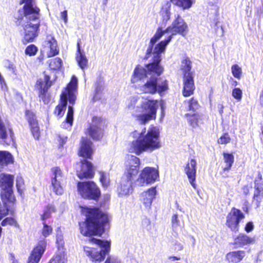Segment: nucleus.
<instances>
[{
  "mask_svg": "<svg viewBox=\"0 0 263 263\" xmlns=\"http://www.w3.org/2000/svg\"><path fill=\"white\" fill-rule=\"evenodd\" d=\"M51 172L50 189L57 195H62L64 193V188L61 184L64 178L63 174L59 167H52Z\"/></svg>",
  "mask_w": 263,
  "mask_h": 263,
  "instance_id": "ddd939ff",
  "label": "nucleus"
},
{
  "mask_svg": "<svg viewBox=\"0 0 263 263\" xmlns=\"http://www.w3.org/2000/svg\"><path fill=\"white\" fill-rule=\"evenodd\" d=\"M26 116L33 137L36 139H38L40 137V130L35 115L32 111L27 110Z\"/></svg>",
  "mask_w": 263,
  "mask_h": 263,
  "instance_id": "bb28decb",
  "label": "nucleus"
},
{
  "mask_svg": "<svg viewBox=\"0 0 263 263\" xmlns=\"http://www.w3.org/2000/svg\"><path fill=\"white\" fill-rule=\"evenodd\" d=\"M14 176L4 173L0 174V187L2 189L1 198L6 200L9 198L11 201H15L13 195L12 187Z\"/></svg>",
  "mask_w": 263,
  "mask_h": 263,
  "instance_id": "f8f14e48",
  "label": "nucleus"
},
{
  "mask_svg": "<svg viewBox=\"0 0 263 263\" xmlns=\"http://www.w3.org/2000/svg\"><path fill=\"white\" fill-rule=\"evenodd\" d=\"M195 89L193 77L192 73L184 74L183 95L185 97H189L193 93Z\"/></svg>",
  "mask_w": 263,
  "mask_h": 263,
  "instance_id": "393cba45",
  "label": "nucleus"
},
{
  "mask_svg": "<svg viewBox=\"0 0 263 263\" xmlns=\"http://www.w3.org/2000/svg\"><path fill=\"white\" fill-rule=\"evenodd\" d=\"M37 51V48L34 45H30L25 49V53L29 56L35 55Z\"/></svg>",
  "mask_w": 263,
  "mask_h": 263,
  "instance_id": "49530a36",
  "label": "nucleus"
},
{
  "mask_svg": "<svg viewBox=\"0 0 263 263\" xmlns=\"http://www.w3.org/2000/svg\"><path fill=\"white\" fill-rule=\"evenodd\" d=\"M51 85L50 78L45 76L44 79H39L36 83V87L39 91V97L45 104H48L50 101L49 96L46 93L48 88Z\"/></svg>",
  "mask_w": 263,
  "mask_h": 263,
  "instance_id": "f3484780",
  "label": "nucleus"
},
{
  "mask_svg": "<svg viewBox=\"0 0 263 263\" xmlns=\"http://www.w3.org/2000/svg\"><path fill=\"white\" fill-rule=\"evenodd\" d=\"M67 140V137L64 136H59L58 137V141L59 142V144L60 146H63V145L66 143Z\"/></svg>",
  "mask_w": 263,
  "mask_h": 263,
  "instance_id": "4d7b16f0",
  "label": "nucleus"
},
{
  "mask_svg": "<svg viewBox=\"0 0 263 263\" xmlns=\"http://www.w3.org/2000/svg\"><path fill=\"white\" fill-rule=\"evenodd\" d=\"M23 184V179L22 177L17 176L16 179V185L19 191Z\"/></svg>",
  "mask_w": 263,
  "mask_h": 263,
  "instance_id": "5fc2aeb1",
  "label": "nucleus"
},
{
  "mask_svg": "<svg viewBox=\"0 0 263 263\" xmlns=\"http://www.w3.org/2000/svg\"><path fill=\"white\" fill-rule=\"evenodd\" d=\"M171 2L183 10L189 9L193 4L192 0H171Z\"/></svg>",
  "mask_w": 263,
  "mask_h": 263,
  "instance_id": "e433bc0d",
  "label": "nucleus"
},
{
  "mask_svg": "<svg viewBox=\"0 0 263 263\" xmlns=\"http://www.w3.org/2000/svg\"><path fill=\"white\" fill-rule=\"evenodd\" d=\"M82 212L86 219L85 221L80 222L79 226L80 232L84 236L95 235L102 225L108 222L107 214L98 208H84Z\"/></svg>",
  "mask_w": 263,
  "mask_h": 263,
  "instance_id": "39448f33",
  "label": "nucleus"
},
{
  "mask_svg": "<svg viewBox=\"0 0 263 263\" xmlns=\"http://www.w3.org/2000/svg\"><path fill=\"white\" fill-rule=\"evenodd\" d=\"M88 244L96 245L97 247L85 246L83 250L85 254L92 262L100 263L103 261L110 251V241L89 237L86 239Z\"/></svg>",
  "mask_w": 263,
  "mask_h": 263,
  "instance_id": "423d86ee",
  "label": "nucleus"
},
{
  "mask_svg": "<svg viewBox=\"0 0 263 263\" xmlns=\"http://www.w3.org/2000/svg\"><path fill=\"white\" fill-rule=\"evenodd\" d=\"M56 243L58 248V250L64 251V241L63 240V235L61 231H57V234L56 236Z\"/></svg>",
  "mask_w": 263,
  "mask_h": 263,
  "instance_id": "37998d69",
  "label": "nucleus"
},
{
  "mask_svg": "<svg viewBox=\"0 0 263 263\" xmlns=\"http://www.w3.org/2000/svg\"><path fill=\"white\" fill-rule=\"evenodd\" d=\"M181 67L184 72V74L191 73L190 71L192 68V63L189 58L186 57L182 60Z\"/></svg>",
  "mask_w": 263,
  "mask_h": 263,
  "instance_id": "58836bf2",
  "label": "nucleus"
},
{
  "mask_svg": "<svg viewBox=\"0 0 263 263\" xmlns=\"http://www.w3.org/2000/svg\"><path fill=\"white\" fill-rule=\"evenodd\" d=\"M16 223V221L14 218L12 217H7L2 222L1 224L2 226H5L7 224L14 225Z\"/></svg>",
  "mask_w": 263,
  "mask_h": 263,
  "instance_id": "603ef678",
  "label": "nucleus"
},
{
  "mask_svg": "<svg viewBox=\"0 0 263 263\" xmlns=\"http://www.w3.org/2000/svg\"><path fill=\"white\" fill-rule=\"evenodd\" d=\"M73 110L72 106H68V110L66 117V122L69 124L70 126L72 125L73 122Z\"/></svg>",
  "mask_w": 263,
  "mask_h": 263,
  "instance_id": "de8ad7c7",
  "label": "nucleus"
},
{
  "mask_svg": "<svg viewBox=\"0 0 263 263\" xmlns=\"http://www.w3.org/2000/svg\"><path fill=\"white\" fill-rule=\"evenodd\" d=\"M62 65V61L59 58H56L50 60L49 67L51 69L58 70Z\"/></svg>",
  "mask_w": 263,
  "mask_h": 263,
  "instance_id": "79ce46f5",
  "label": "nucleus"
},
{
  "mask_svg": "<svg viewBox=\"0 0 263 263\" xmlns=\"http://www.w3.org/2000/svg\"><path fill=\"white\" fill-rule=\"evenodd\" d=\"M254 229V224L252 222H249L246 224L245 230L247 233L251 232Z\"/></svg>",
  "mask_w": 263,
  "mask_h": 263,
  "instance_id": "6e6d98bb",
  "label": "nucleus"
},
{
  "mask_svg": "<svg viewBox=\"0 0 263 263\" xmlns=\"http://www.w3.org/2000/svg\"><path fill=\"white\" fill-rule=\"evenodd\" d=\"M44 49L48 58L57 55L59 53L57 42L51 35L47 36L46 40L44 43Z\"/></svg>",
  "mask_w": 263,
  "mask_h": 263,
  "instance_id": "6ab92c4d",
  "label": "nucleus"
},
{
  "mask_svg": "<svg viewBox=\"0 0 263 263\" xmlns=\"http://www.w3.org/2000/svg\"><path fill=\"white\" fill-rule=\"evenodd\" d=\"M10 260L12 261V263H19L18 261L15 259V257L12 254H10Z\"/></svg>",
  "mask_w": 263,
  "mask_h": 263,
  "instance_id": "e2e57ef3",
  "label": "nucleus"
},
{
  "mask_svg": "<svg viewBox=\"0 0 263 263\" xmlns=\"http://www.w3.org/2000/svg\"><path fill=\"white\" fill-rule=\"evenodd\" d=\"M188 106L190 110L195 111L198 108L199 104L197 100L192 98L189 101Z\"/></svg>",
  "mask_w": 263,
  "mask_h": 263,
  "instance_id": "3c124183",
  "label": "nucleus"
},
{
  "mask_svg": "<svg viewBox=\"0 0 263 263\" xmlns=\"http://www.w3.org/2000/svg\"><path fill=\"white\" fill-rule=\"evenodd\" d=\"M231 141V138L228 133H225L222 135L218 140V143L220 144L229 143Z\"/></svg>",
  "mask_w": 263,
  "mask_h": 263,
  "instance_id": "09e8293b",
  "label": "nucleus"
},
{
  "mask_svg": "<svg viewBox=\"0 0 263 263\" xmlns=\"http://www.w3.org/2000/svg\"><path fill=\"white\" fill-rule=\"evenodd\" d=\"M46 248V241L42 240L39 242L37 245L33 249L28 258V263H38Z\"/></svg>",
  "mask_w": 263,
  "mask_h": 263,
  "instance_id": "a211bd4d",
  "label": "nucleus"
},
{
  "mask_svg": "<svg viewBox=\"0 0 263 263\" xmlns=\"http://www.w3.org/2000/svg\"><path fill=\"white\" fill-rule=\"evenodd\" d=\"M92 142L87 138H83L81 141L79 153L80 156L87 158H90L92 154Z\"/></svg>",
  "mask_w": 263,
  "mask_h": 263,
  "instance_id": "c85d7f7f",
  "label": "nucleus"
},
{
  "mask_svg": "<svg viewBox=\"0 0 263 263\" xmlns=\"http://www.w3.org/2000/svg\"><path fill=\"white\" fill-rule=\"evenodd\" d=\"M104 263H123L119 257L115 255L108 256Z\"/></svg>",
  "mask_w": 263,
  "mask_h": 263,
  "instance_id": "8fccbe9b",
  "label": "nucleus"
},
{
  "mask_svg": "<svg viewBox=\"0 0 263 263\" xmlns=\"http://www.w3.org/2000/svg\"><path fill=\"white\" fill-rule=\"evenodd\" d=\"M61 17L65 23H67L68 21L67 11L65 10L61 13Z\"/></svg>",
  "mask_w": 263,
  "mask_h": 263,
  "instance_id": "13d9d810",
  "label": "nucleus"
},
{
  "mask_svg": "<svg viewBox=\"0 0 263 263\" xmlns=\"http://www.w3.org/2000/svg\"><path fill=\"white\" fill-rule=\"evenodd\" d=\"M157 193L156 187H152L141 194L140 200L145 207L150 209Z\"/></svg>",
  "mask_w": 263,
  "mask_h": 263,
  "instance_id": "a878e982",
  "label": "nucleus"
},
{
  "mask_svg": "<svg viewBox=\"0 0 263 263\" xmlns=\"http://www.w3.org/2000/svg\"><path fill=\"white\" fill-rule=\"evenodd\" d=\"M172 226L174 231H176L184 226V221L182 216L174 214L172 217Z\"/></svg>",
  "mask_w": 263,
  "mask_h": 263,
  "instance_id": "f704fd0d",
  "label": "nucleus"
},
{
  "mask_svg": "<svg viewBox=\"0 0 263 263\" xmlns=\"http://www.w3.org/2000/svg\"><path fill=\"white\" fill-rule=\"evenodd\" d=\"M218 111L220 115H222L223 112L224 106L222 104H219L218 105Z\"/></svg>",
  "mask_w": 263,
  "mask_h": 263,
  "instance_id": "052dcab7",
  "label": "nucleus"
},
{
  "mask_svg": "<svg viewBox=\"0 0 263 263\" xmlns=\"http://www.w3.org/2000/svg\"><path fill=\"white\" fill-rule=\"evenodd\" d=\"M95 175V172L92 163L87 160L81 161V168L80 171H77V175L80 179L92 178Z\"/></svg>",
  "mask_w": 263,
  "mask_h": 263,
  "instance_id": "412c9836",
  "label": "nucleus"
},
{
  "mask_svg": "<svg viewBox=\"0 0 263 263\" xmlns=\"http://www.w3.org/2000/svg\"><path fill=\"white\" fill-rule=\"evenodd\" d=\"M191 239H192V243H193V245H195V242H196L195 238L194 237L192 236V237H191Z\"/></svg>",
  "mask_w": 263,
  "mask_h": 263,
  "instance_id": "774afa93",
  "label": "nucleus"
},
{
  "mask_svg": "<svg viewBox=\"0 0 263 263\" xmlns=\"http://www.w3.org/2000/svg\"><path fill=\"white\" fill-rule=\"evenodd\" d=\"M2 204L0 205V220L11 213V207L15 201H11L9 198L6 200L2 198Z\"/></svg>",
  "mask_w": 263,
  "mask_h": 263,
  "instance_id": "7c9ffc66",
  "label": "nucleus"
},
{
  "mask_svg": "<svg viewBox=\"0 0 263 263\" xmlns=\"http://www.w3.org/2000/svg\"><path fill=\"white\" fill-rule=\"evenodd\" d=\"M162 15L163 21L167 22L170 18L171 13L168 9H165L162 11Z\"/></svg>",
  "mask_w": 263,
  "mask_h": 263,
  "instance_id": "864d4df0",
  "label": "nucleus"
},
{
  "mask_svg": "<svg viewBox=\"0 0 263 263\" xmlns=\"http://www.w3.org/2000/svg\"><path fill=\"white\" fill-rule=\"evenodd\" d=\"M101 91V88H96V90H95V95L93 97V100H97L98 99H99L100 98L98 97V95L99 94V92Z\"/></svg>",
  "mask_w": 263,
  "mask_h": 263,
  "instance_id": "680f3d73",
  "label": "nucleus"
},
{
  "mask_svg": "<svg viewBox=\"0 0 263 263\" xmlns=\"http://www.w3.org/2000/svg\"><path fill=\"white\" fill-rule=\"evenodd\" d=\"M196 161L194 159H191L187 162L184 168V172L187 176L189 181L194 189L196 188L195 182L196 175Z\"/></svg>",
  "mask_w": 263,
  "mask_h": 263,
  "instance_id": "4be33fe9",
  "label": "nucleus"
},
{
  "mask_svg": "<svg viewBox=\"0 0 263 263\" xmlns=\"http://www.w3.org/2000/svg\"><path fill=\"white\" fill-rule=\"evenodd\" d=\"M25 3L22 11L21 24L24 30V40L26 42H32L36 36V32L40 25V9L36 7L33 0H22L21 4Z\"/></svg>",
  "mask_w": 263,
  "mask_h": 263,
  "instance_id": "20e7f679",
  "label": "nucleus"
},
{
  "mask_svg": "<svg viewBox=\"0 0 263 263\" xmlns=\"http://www.w3.org/2000/svg\"><path fill=\"white\" fill-rule=\"evenodd\" d=\"M132 135L135 140L129 144L128 149L130 153L139 155L161 147L160 132L157 127H151L147 131L145 128L141 132L135 131Z\"/></svg>",
  "mask_w": 263,
  "mask_h": 263,
  "instance_id": "f03ea898",
  "label": "nucleus"
},
{
  "mask_svg": "<svg viewBox=\"0 0 263 263\" xmlns=\"http://www.w3.org/2000/svg\"><path fill=\"white\" fill-rule=\"evenodd\" d=\"M157 74L153 73L150 77L147 78L146 82L139 86L140 90L143 93L153 94L156 92L159 93L165 90L167 88L166 81L158 82Z\"/></svg>",
  "mask_w": 263,
  "mask_h": 263,
  "instance_id": "9d476101",
  "label": "nucleus"
},
{
  "mask_svg": "<svg viewBox=\"0 0 263 263\" xmlns=\"http://www.w3.org/2000/svg\"><path fill=\"white\" fill-rule=\"evenodd\" d=\"M169 259L172 261H175V260H180V258L176 257V256H170L169 257Z\"/></svg>",
  "mask_w": 263,
  "mask_h": 263,
  "instance_id": "69168bd1",
  "label": "nucleus"
},
{
  "mask_svg": "<svg viewBox=\"0 0 263 263\" xmlns=\"http://www.w3.org/2000/svg\"><path fill=\"white\" fill-rule=\"evenodd\" d=\"M43 227L42 230V234L44 237H47L49 236L52 232V228L50 226H48L45 222H43Z\"/></svg>",
  "mask_w": 263,
  "mask_h": 263,
  "instance_id": "c03bdc74",
  "label": "nucleus"
},
{
  "mask_svg": "<svg viewBox=\"0 0 263 263\" xmlns=\"http://www.w3.org/2000/svg\"><path fill=\"white\" fill-rule=\"evenodd\" d=\"M77 62L80 67L84 70L87 66L88 60L83 52L80 50V45L78 44V51L76 56Z\"/></svg>",
  "mask_w": 263,
  "mask_h": 263,
  "instance_id": "72a5a7b5",
  "label": "nucleus"
},
{
  "mask_svg": "<svg viewBox=\"0 0 263 263\" xmlns=\"http://www.w3.org/2000/svg\"><path fill=\"white\" fill-rule=\"evenodd\" d=\"M2 80L3 81H0V83H1V86H2V88L4 90H5L7 89V85H6V82L5 81V79H4V78L3 77L2 78Z\"/></svg>",
  "mask_w": 263,
  "mask_h": 263,
  "instance_id": "bf43d9fd",
  "label": "nucleus"
},
{
  "mask_svg": "<svg viewBox=\"0 0 263 263\" xmlns=\"http://www.w3.org/2000/svg\"><path fill=\"white\" fill-rule=\"evenodd\" d=\"M231 72L233 77L238 80L240 79L242 76V69L237 64H235L231 67Z\"/></svg>",
  "mask_w": 263,
  "mask_h": 263,
  "instance_id": "a19ab883",
  "label": "nucleus"
},
{
  "mask_svg": "<svg viewBox=\"0 0 263 263\" xmlns=\"http://www.w3.org/2000/svg\"><path fill=\"white\" fill-rule=\"evenodd\" d=\"M159 171L158 167H145L135 180V184L139 186H145L159 180Z\"/></svg>",
  "mask_w": 263,
  "mask_h": 263,
  "instance_id": "1a4fd4ad",
  "label": "nucleus"
},
{
  "mask_svg": "<svg viewBox=\"0 0 263 263\" xmlns=\"http://www.w3.org/2000/svg\"><path fill=\"white\" fill-rule=\"evenodd\" d=\"M176 245L178 247V250H182L183 248V245L180 242H176Z\"/></svg>",
  "mask_w": 263,
  "mask_h": 263,
  "instance_id": "0e129e2a",
  "label": "nucleus"
},
{
  "mask_svg": "<svg viewBox=\"0 0 263 263\" xmlns=\"http://www.w3.org/2000/svg\"><path fill=\"white\" fill-rule=\"evenodd\" d=\"M101 119L95 117L92 119V124L88 129L89 136L94 140H99L103 137L101 126Z\"/></svg>",
  "mask_w": 263,
  "mask_h": 263,
  "instance_id": "aec40b11",
  "label": "nucleus"
},
{
  "mask_svg": "<svg viewBox=\"0 0 263 263\" xmlns=\"http://www.w3.org/2000/svg\"><path fill=\"white\" fill-rule=\"evenodd\" d=\"M126 106L133 116L141 123L144 124L155 119L159 102L148 98L132 97L127 100Z\"/></svg>",
  "mask_w": 263,
  "mask_h": 263,
  "instance_id": "7ed1b4c3",
  "label": "nucleus"
},
{
  "mask_svg": "<svg viewBox=\"0 0 263 263\" xmlns=\"http://www.w3.org/2000/svg\"><path fill=\"white\" fill-rule=\"evenodd\" d=\"M254 237H250L243 233H240L234 237L233 245L235 248H243L255 243Z\"/></svg>",
  "mask_w": 263,
  "mask_h": 263,
  "instance_id": "b1692460",
  "label": "nucleus"
},
{
  "mask_svg": "<svg viewBox=\"0 0 263 263\" xmlns=\"http://www.w3.org/2000/svg\"><path fill=\"white\" fill-rule=\"evenodd\" d=\"M135 178L123 175L118 185L117 192L120 197L128 196L134 191L133 184Z\"/></svg>",
  "mask_w": 263,
  "mask_h": 263,
  "instance_id": "4468645a",
  "label": "nucleus"
},
{
  "mask_svg": "<svg viewBox=\"0 0 263 263\" xmlns=\"http://www.w3.org/2000/svg\"><path fill=\"white\" fill-rule=\"evenodd\" d=\"M245 218L242 212L235 208H233L227 217L226 225L233 231H238L239 223Z\"/></svg>",
  "mask_w": 263,
  "mask_h": 263,
  "instance_id": "2eb2a0df",
  "label": "nucleus"
},
{
  "mask_svg": "<svg viewBox=\"0 0 263 263\" xmlns=\"http://www.w3.org/2000/svg\"><path fill=\"white\" fill-rule=\"evenodd\" d=\"M222 155L224 165L222 167V171L220 174L223 177L226 178L229 177L226 173L229 172L234 163V156L232 154L225 152L223 153Z\"/></svg>",
  "mask_w": 263,
  "mask_h": 263,
  "instance_id": "cd10ccee",
  "label": "nucleus"
},
{
  "mask_svg": "<svg viewBox=\"0 0 263 263\" xmlns=\"http://www.w3.org/2000/svg\"><path fill=\"white\" fill-rule=\"evenodd\" d=\"M99 180L103 187H107L110 182L109 173L104 171H99Z\"/></svg>",
  "mask_w": 263,
  "mask_h": 263,
  "instance_id": "c9c22d12",
  "label": "nucleus"
},
{
  "mask_svg": "<svg viewBox=\"0 0 263 263\" xmlns=\"http://www.w3.org/2000/svg\"><path fill=\"white\" fill-rule=\"evenodd\" d=\"M188 26L184 20L179 15L176 16L175 20L173 22L171 26L163 30L159 28L155 35L151 38L148 47L147 49V55L150 54L153 50V47L156 42L166 33L170 34L166 39L157 44L154 48V52L157 53L156 60H160V54L165 51V47L171 41L172 36L177 34L185 36L188 33Z\"/></svg>",
  "mask_w": 263,
  "mask_h": 263,
  "instance_id": "f257e3e1",
  "label": "nucleus"
},
{
  "mask_svg": "<svg viewBox=\"0 0 263 263\" xmlns=\"http://www.w3.org/2000/svg\"><path fill=\"white\" fill-rule=\"evenodd\" d=\"M261 175L258 174V178L255 180V191L253 196V202L258 208L263 198V183Z\"/></svg>",
  "mask_w": 263,
  "mask_h": 263,
  "instance_id": "5701e85b",
  "label": "nucleus"
},
{
  "mask_svg": "<svg viewBox=\"0 0 263 263\" xmlns=\"http://www.w3.org/2000/svg\"><path fill=\"white\" fill-rule=\"evenodd\" d=\"M12 155L7 151H0V172L8 164L13 162Z\"/></svg>",
  "mask_w": 263,
  "mask_h": 263,
  "instance_id": "473e14b6",
  "label": "nucleus"
},
{
  "mask_svg": "<svg viewBox=\"0 0 263 263\" xmlns=\"http://www.w3.org/2000/svg\"><path fill=\"white\" fill-rule=\"evenodd\" d=\"M54 263H66V255L63 250H58V252L51 259Z\"/></svg>",
  "mask_w": 263,
  "mask_h": 263,
  "instance_id": "4c0bfd02",
  "label": "nucleus"
},
{
  "mask_svg": "<svg viewBox=\"0 0 263 263\" xmlns=\"http://www.w3.org/2000/svg\"><path fill=\"white\" fill-rule=\"evenodd\" d=\"M54 212V206L52 205H48L44 210L43 213L41 215L42 220L45 222L46 219L50 217L51 214Z\"/></svg>",
  "mask_w": 263,
  "mask_h": 263,
  "instance_id": "ea45409f",
  "label": "nucleus"
},
{
  "mask_svg": "<svg viewBox=\"0 0 263 263\" xmlns=\"http://www.w3.org/2000/svg\"><path fill=\"white\" fill-rule=\"evenodd\" d=\"M151 54L154 55V62L146 66V69L140 65H138L135 68L131 78V82L132 83L136 84L141 81H143L144 79L148 78L153 73H155L157 74V76H159L162 72L163 68L159 65V62L161 61V59L160 58V60L157 61L156 60L157 54L154 52L153 47L152 52L150 54L147 55V52H146L145 58L147 59L149 58Z\"/></svg>",
  "mask_w": 263,
  "mask_h": 263,
  "instance_id": "0eeeda50",
  "label": "nucleus"
},
{
  "mask_svg": "<svg viewBox=\"0 0 263 263\" xmlns=\"http://www.w3.org/2000/svg\"><path fill=\"white\" fill-rule=\"evenodd\" d=\"M186 117L189 124L194 128L203 123V116L197 114H186Z\"/></svg>",
  "mask_w": 263,
  "mask_h": 263,
  "instance_id": "2f4dec72",
  "label": "nucleus"
},
{
  "mask_svg": "<svg viewBox=\"0 0 263 263\" xmlns=\"http://www.w3.org/2000/svg\"><path fill=\"white\" fill-rule=\"evenodd\" d=\"M238 85V82L236 81H233L232 86L236 87Z\"/></svg>",
  "mask_w": 263,
  "mask_h": 263,
  "instance_id": "338daca9",
  "label": "nucleus"
},
{
  "mask_svg": "<svg viewBox=\"0 0 263 263\" xmlns=\"http://www.w3.org/2000/svg\"><path fill=\"white\" fill-rule=\"evenodd\" d=\"M232 96L238 102H239L242 98V91L239 88H235L232 90Z\"/></svg>",
  "mask_w": 263,
  "mask_h": 263,
  "instance_id": "a18cd8bd",
  "label": "nucleus"
},
{
  "mask_svg": "<svg viewBox=\"0 0 263 263\" xmlns=\"http://www.w3.org/2000/svg\"><path fill=\"white\" fill-rule=\"evenodd\" d=\"M77 187L79 193L83 198L97 200L100 196V190L93 181L79 182Z\"/></svg>",
  "mask_w": 263,
  "mask_h": 263,
  "instance_id": "9b49d317",
  "label": "nucleus"
},
{
  "mask_svg": "<svg viewBox=\"0 0 263 263\" xmlns=\"http://www.w3.org/2000/svg\"><path fill=\"white\" fill-rule=\"evenodd\" d=\"M246 256V252L243 250L232 251L226 255V259L230 263H238Z\"/></svg>",
  "mask_w": 263,
  "mask_h": 263,
  "instance_id": "c756f323",
  "label": "nucleus"
},
{
  "mask_svg": "<svg viewBox=\"0 0 263 263\" xmlns=\"http://www.w3.org/2000/svg\"><path fill=\"white\" fill-rule=\"evenodd\" d=\"M78 79L74 76H72L71 81L62 91L61 95L60 103L56 107L54 114L58 117H62L64 114L67 100L73 105L76 99V93L77 91Z\"/></svg>",
  "mask_w": 263,
  "mask_h": 263,
  "instance_id": "6e6552de",
  "label": "nucleus"
},
{
  "mask_svg": "<svg viewBox=\"0 0 263 263\" xmlns=\"http://www.w3.org/2000/svg\"><path fill=\"white\" fill-rule=\"evenodd\" d=\"M140 159L133 155L128 156L125 162L124 175L135 178L139 172Z\"/></svg>",
  "mask_w": 263,
  "mask_h": 263,
  "instance_id": "dca6fc26",
  "label": "nucleus"
}]
</instances>
